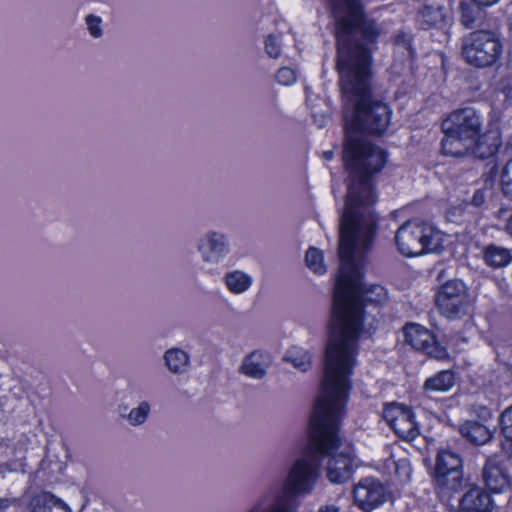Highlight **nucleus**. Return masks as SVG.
Masks as SVG:
<instances>
[{"instance_id": "nucleus-1", "label": "nucleus", "mask_w": 512, "mask_h": 512, "mask_svg": "<svg viewBox=\"0 0 512 512\" xmlns=\"http://www.w3.org/2000/svg\"><path fill=\"white\" fill-rule=\"evenodd\" d=\"M338 17L336 69L344 101L343 160L349 173L343 208H362L372 217L370 209L378 200L375 180L388 161V152L362 134L382 135L392 113L387 103L372 94L370 46L381 31L375 21L363 20L357 12L354 17L361 21L357 30L351 28L346 14L340 11Z\"/></svg>"}, {"instance_id": "nucleus-2", "label": "nucleus", "mask_w": 512, "mask_h": 512, "mask_svg": "<svg viewBox=\"0 0 512 512\" xmlns=\"http://www.w3.org/2000/svg\"><path fill=\"white\" fill-rule=\"evenodd\" d=\"M366 216L362 208H343L340 214L338 256L339 273L333 291L329 336L325 349L322 381L350 392L351 376L358 355V341L369 313L365 307L385 304V287L362 282L366 254L378 231L379 214L375 207Z\"/></svg>"}, {"instance_id": "nucleus-3", "label": "nucleus", "mask_w": 512, "mask_h": 512, "mask_svg": "<svg viewBox=\"0 0 512 512\" xmlns=\"http://www.w3.org/2000/svg\"><path fill=\"white\" fill-rule=\"evenodd\" d=\"M350 392L321 381L310 418L309 444L304 454L288 470L282 489L271 488L263 493L246 512H299L298 497L310 494L319 477L323 458L339 448L340 421Z\"/></svg>"}, {"instance_id": "nucleus-4", "label": "nucleus", "mask_w": 512, "mask_h": 512, "mask_svg": "<svg viewBox=\"0 0 512 512\" xmlns=\"http://www.w3.org/2000/svg\"><path fill=\"white\" fill-rule=\"evenodd\" d=\"M395 242L404 256H418L439 252L443 245V234L429 223L409 220L398 228Z\"/></svg>"}, {"instance_id": "nucleus-5", "label": "nucleus", "mask_w": 512, "mask_h": 512, "mask_svg": "<svg viewBox=\"0 0 512 512\" xmlns=\"http://www.w3.org/2000/svg\"><path fill=\"white\" fill-rule=\"evenodd\" d=\"M503 46L492 31L477 30L462 40V57L471 66L487 68L493 66L501 57Z\"/></svg>"}, {"instance_id": "nucleus-6", "label": "nucleus", "mask_w": 512, "mask_h": 512, "mask_svg": "<svg viewBox=\"0 0 512 512\" xmlns=\"http://www.w3.org/2000/svg\"><path fill=\"white\" fill-rule=\"evenodd\" d=\"M435 302L442 315L458 319L468 314L472 298L462 280L452 279L439 288Z\"/></svg>"}, {"instance_id": "nucleus-7", "label": "nucleus", "mask_w": 512, "mask_h": 512, "mask_svg": "<svg viewBox=\"0 0 512 512\" xmlns=\"http://www.w3.org/2000/svg\"><path fill=\"white\" fill-rule=\"evenodd\" d=\"M196 250L203 263L219 265L231 253L229 235L217 229H208L197 240Z\"/></svg>"}, {"instance_id": "nucleus-8", "label": "nucleus", "mask_w": 512, "mask_h": 512, "mask_svg": "<svg viewBox=\"0 0 512 512\" xmlns=\"http://www.w3.org/2000/svg\"><path fill=\"white\" fill-rule=\"evenodd\" d=\"M325 457H329L326 476L330 482L335 484L348 481L359 465L352 445L343 446L341 441L339 448L332 450L331 454Z\"/></svg>"}, {"instance_id": "nucleus-9", "label": "nucleus", "mask_w": 512, "mask_h": 512, "mask_svg": "<svg viewBox=\"0 0 512 512\" xmlns=\"http://www.w3.org/2000/svg\"><path fill=\"white\" fill-rule=\"evenodd\" d=\"M383 418L401 438L414 440L419 435V428L410 408L391 403L385 406Z\"/></svg>"}, {"instance_id": "nucleus-10", "label": "nucleus", "mask_w": 512, "mask_h": 512, "mask_svg": "<svg viewBox=\"0 0 512 512\" xmlns=\"http://www.w3.org/2000/svg\"><path fill=\"white\" fill-rule=\"evenodd\" d=\"M443 127L472 141L481 132L482 119L474 108L466 107L452 112L443 122Z\"/></svg>"}, {"instance_id": "nucleus-11", "label": "nucleus", "mask_w": 512, "mask_h": 512, "mask_svg": "<svg viewBox=\"0 0 512 512\" xmlns=\"http://www.w3.org/2000/svg\"><path fill=\"white\" fill-rule=\"evenodd\" d=\"M353 497L362 510L370 512L387 500L388 491L380 482L366 478L354 487Z\"/></svg>"}, {"instance_id": "nucleus-12", "label": "nucleus", "mask_w": 512, "mask_h": 512, "mask_svg": "<svg viewBox=\"0 0 512 512\" xmlns=\"http://www.w3.org/2000/svg\"><path fill=\"white\" fill-rule=\"evenodd\" d=\"M451 16L450 0H428L419 11L420 25L424 29L438 27Z\"/></svg>"}, {"instance_id": "nucleus-13", "label": "nucleus", "mask_w": 512, "mask_h": 512, "mask_svg": "<svg viewBox=\"0 0 512 512\" xmlns=\"http://www.w3.org/2000/svg\"><path fill=\"white\" fill-rule=\"evenodd\" d=\"M272 364V356L264 350H254L244 357L240 373L253 379H263Z\"/></svg>"}, {"instance_id": "nucleus-14", "label": "nucleus", "mask_w": 512, "mask_h": 512, "mask_svg": "<svg viewBox=\"0 0 512 512\" xmlns=\"http://www.w3.org/2000/svg\"><path fill=\"white\" fill-rule=\"evenodd\" d=\"M332 6V15L335 20V36L337 37L338 30H339V17L338 12H343L347 16V22L351 25L352 29H359L360 23L359 21H356V17H354V14H359V18L367 21H373L372 19L368 18L366 14L363 11V7L359 0H329Z\"/></svg>"}, {"instance_id": "nucleus-15", "label": "nucleus", "mask_w": 512, "mask_h": 512, "mask_svg": "<svg viewBox=\"0 0 512 512\" xmlns=\"http://www.w3.org/2000/svg\"><path fill=\"white\" fill-rule=\"evenodd\" d=\"M493 501L489 493L475 487L467 491L459 501V512H492Z\"/></svg>"}, {"instance_id": "nucleus-16", "label": "nucleus", "mask_w": 512, "mask_h": 512, "mask_svg": "<svg viewBox=\"0 0 512 512\" xmlns=\"http://www.w3.org/2000/svg\"><path fill=\"white\" fill-rule=\"evenodd\" d=\"M482 475L486 486L493 492H503L510 485L506 470L495 458L486 461Z\"/></svg>"}, {"instance_id": "nucleus-17", "label": "nucleus", "mask_w": 512, "mask_h": 512, "mask_svg": "<svg viewBox=\"0 0 512 512\" xmlns=\"http://www.w3.org/2000/svg\"><path fill=\"white\" fill-rule=\"evenodd\" d=\"M501 145L500 134L496 130H490L472 140L470 152L477 158L487 159L493 156Z\"/></svg>"}, {"instance_id": "nucleus-18", "label": "nucleus", "mask_w": 512, "mask_h": 512, "mask_svg": "<svg viewBox=\"0 0 512 512\" xmlns=\"http://www.w3.org/2000/svg\"><path fill=\"white\" fill-rule=\"evenodd\" d=\"M434 481L437 493L441 497H450L464 486L463 473L461 472L435 469Z\"/></svg>"}, {"instance_id": "nucleus-19", "label": "nucleus", "mask_w": 512, "mask_h": 512, "mask_svg": "<svg viewBox=\"0 0 512 512\" xmlns=\"http://www.w3.org/2000/svg\"><path fill=\"white\" fill-rule=\"evenodd\" d=\"M29 443L30 439L25 434H22L16 442L7 439L0 443V446L6 449L5 453L10 462L9 467L11 470H17L18 468L23 470V460L25 459V453Z\"/></svg>"}, {"instance_id": "nucleus-20", "label": "nucleus", "mask_w": 512, "mask_h": 512, "mask_svg": "<svg viewBox=\"0 0 512 512\" xmlns=\"http://www.w3.org/2000/svg\"><path fill=\"white\" fill-rule=\"evenodd\" d=\"M444 138L441 141L442 152L445 155L453 157H462L470 152L472 141L463 139L460 135H455L452 130L443 127Z\"/></svg>"}, {"instance_id": "nucleus-21", "label": "nucleus", "mask_w": 512, "mask_h": 512, "mask_svg": "<svg viewBox=\"0 0 512 512\" xmlns=\"http://www.w3.org/2000/svg\"><path fill=\"white\" fill-rule=\"evenodd\" d=\"M32 512H70L69 507L60 498L50 492H41L30 501Z\"/></svg>"}, {"instance_id": "nucleus-22", "label": "nucleus", "mask_w": 512, "mask_h": 512, "mask_svg": "<svg viewBox=\"0 0 512 512\" xmlns=\"http://www.w3.org/2000/svg\"><path fill=\"white\" fill-rule=\"evenodd\" d=\"M163 360L168 371L181 375L189 370L191 365L189 354L181 348H170L164 352Z\"/></svg>"}, {"instance_id": "nucleus-23", "label": "nucleus", "mask_w": 512, "mask_h": 512, "mask_svg": "<svg viewBox=\"0 0 512 512\" xmlns=\"http://www.w3.org/2000/svg\"><path fill=\"white\" fill-rule=\"evenodd\" d=\"M405 342L415 350L424 352L434 337L429 330L415 323L406 324L403 328Z\"/></svg>"}, {"instance_id": "nucleus-24", "label": "nucleus", "mask_w": 512, "mask_h": 512, "mask_svg": "<svg viewBox=\"0 0 512 512\" xmlns=\"http://www.w3.org/2000/svg\"><path fill=\"white\" fill-rule=\"evenodd\" d=\"M460 434L475 445H484L493 437L488 427L477 421H466L459 427Z\"/></svg>"}, {"instance_id": "nucleus-25", "label": "nucleus", "mask_w": 512, "mask_h": 512, "mask_svg": "<svg viewBox=\"0 0 512 512\" xmlns=\"http://www.w3.org/2000/svg\"><path fill=\"white\" fill-rule=\"evenodd\" d=\"M455 384V375L450 370H443L436 375L428 378L423 385V389L427 393L447 392Z\"/></svg>"}, {"instance_id": "nucleus-26", "label": "nucleus", "mask_w": 512, "mask_h": 512, "mask_svg": "<svg viewBox=\"0 0 512 512\" xmlns=\"http://www.w3.org/2000/svg\"><path fill=\"white\" fill-rule=\"evenodd\" d=\"M223 281L227 289L233 294H242L252 285V277L241 270L227 272Z\"/></svg>"}, {"instance_id": "nucleus-27", "label": "nucleus", "mask_w": 512, "mask_h": 512, "mask_svg": "<svg viewBox=\"0 0 512 512\" xmlns=\"http://www.w3.org/2000/svg\"><path fill=\"white\" fill-rule=\"evenodd\" d=\"M483 5H479L472 2L461 1L460 2V10H461V23L468 29H472L476 26H479L484 18V12L481 9Z\"/></svg>"}, {"instance_id": "nucleus-28", "label": "nucleus", "mask_w": 512, "mask_h": 512, "mask_svg": "<svg viewBox=\"0 0 512 512\" xmlns=\"http://www.w3.org/2000/svg\"><path fill=\"white\" fill-rule=\"evenodd\" d=\"M435 469L463 473L462 458L452 450H440L436 458Z\"/></svg>"}, {"instance_id": "nucleus-29", "label": "nucleus", "mask_w": 512, "mask_h": 512, "mask_svg": "<svg viewBox=\"0 0 512 512\" xmlns=\"http://www.w3.org/2000/svg\"><path fill=\"white\" fill-rule=\"evenodd\" d=\"M501 434L504 437L502 450L508 458H512V405L507 407L499 417Z\"/></svg>"}, {"instance_id": "nucleus-30", "label": "nucleus", "mask_w": 512, "mask_h": 512, "mask_svg": "<svg viewBox=\"0 0 512 512\" xmlns=\"http://www.w3.org/2000/svg\"><path fill=\"white\" fill-rule=\"evenodd\" d=\"M485 262L492 267H504L512 260L510 251L506 248L489 245L484 253Z\"/></svg>"}, {"instance_id": "nucleus-31", "label": "nucleus", "mask_w": 512, "mask_h": 512, "mask_svg": "<svg viewBox=\"0 0 512 512\" xmlns=\"http://www.w3.org/2000/svg\"><path fill=\"white\" fill-rule=\"evenodd\" d=\"M286 360L295 368L305 372L311 367L312 355L302 348L293 347L287 352Z\"/></svg>"}, {"instance_id": "nucleus-32", "label": "nucleus", "mask_w": 512, "mask_h": 512, "mask_svg": "<svg viewBox=\"0 0 512 512\" xmlns=\"http://www.w3.org/2000/svg\"><path fill=\"white\" fill-rule=\"evenodd\" d=\"M305 262L307 267L315 274L322 275L327 271V267L324 264L323 253L320 249L310 247L305 255Z\"/></svg>"}, {"instance_id": "nucleus-33", "label": "nucleus", "mask_w": 512, "mask_h": 512, "mask_svg": "<svg viewBox=\"0 0 512 512\" xmlns=\"http://www.w3.org/2000/svg\"><path fill=\"white\" fill-rule=\"evenodd\" d=\"M151 406L148 401H142L137 407L132 408L131 411L125 417L130 425L140 426L147 420Z\"/></svg>"}, {"instance_id": "nucleus-34", "label": "nucleus", "mask_w": 512, "mask_h": 512, "mask_svg": "<svg viewBox=\"0 0 512 512\" xmlns=\"http://www.w3.org/2000/svg\"><path fill=\"white\" fill-rule=\"evenodd\" d=\"M499 184L503 196L512 201V158L502 168Z\"/></svg>"}, {"instance_id": "nucleus-35", "label": "nucleus", "mask_w": 512, "mask_h": 512, "mask_svg": "<svg viewBox=\"0 0 512 512\" xmlns=\"http://www.w3.org/2000/svg\"><path fill=\"white\" fill-rule=\"evenodd\" d=\"M395 46L399 50H403V53L407 58H413L414 51L412 49V37L406 32H398L394 37Z\"/></svg>"}, {"instance_id": "nucleus-36", "label": "nucleus", "mask_w": 512, "mask_h": 512, "mask_svg": "<svg viewBox=\"0 0 512 512\" xmlns=\"http://www.w3.org/2000/svg\"><path fill=\"white\" fill-rule=\"evenodd\" d=\"M265 51L269 57L274 59L281 55V44L278 36L274 34L267 36L265 40Z\"/></svg>"}, {"instance_id": "nucleus-37", "label": "nucleus", "mask_w": 512, "mask_h": 512, "mask_svg": "<svg viewBox=\"0 0 512 512\" xmlns=\"http://www.w3.org/2000/svg\"><path fill=\"white\" fill-rule=\"evenodd\" d=\"M85 23L92 37L100 38L103 35V30L101 28L102 20L100 17L89 14L85 17Z\"/></svg>"}, {"instance_id": "nucleus-38", "label": "nucleus", "mask_w": 512, "mask_h": 512, "mask_svg": "<svg viewBox=\"0 0 512 512\" xmlns=\"http://www.w3.org/2000/svg\"><path fill=\"white\" fill-rule=\"evenodd\" d=\"M424 353L438 360H445L448 358V352L445 347L439 345L435 338H432V341L427 346V349L424 350Z\"/></svg>"}, {"instance_id": "nucleus-39", "label": "nucleus", "mask_w": 512, "mask_h": 512, "mask_svg": "<svg viewBox=\"0 0 512 512\" xmlns=\"http://www.w3.org/2000/svg\"><path fill=\"white\" fill-rule=\"evenodd\" d=\"M276 81L282 85H291L296 80L294 70L289 67H282L276 73Z\"/></svg>"}, {"instance_id": "nucleus-40", "label": "nucleus", "mask_w": 512, "mask_h": 512, "mask_svg": "<svg viewBox=\"0 0 512 512\" xmlns=\"http://www.w3.org/2000/svg\"><path fill=\"white\" fill-rule=\"evenodd\" d=\"M499 174L498 166L493 163H489L486 166V171L482 174V180L485 184V187H492L495 183V180Z\"/></svg>"}, {"instance_id": "nucleus-41", "label": "nucleus", "mask_w": 512, "mask_h": 512, "mask_svg": "<svg viewBox=\"0 0 512 512\" xmlns=\"http://www.w3.org/2000/svg\"><path fill=\"white\" fill-rule=\"evenodd\" d=\"M395 465V473L399 476H405L409 477L410 475V468L407 464L406 460H400L399 462H393Z\"/></svg>"}, {"instance_id": "nucleus-42", "label": "nucleus", "mask_w": 512, "mask_h": 512, "mask_svg": "<svg viewBox=\"0 0 512 512\" xmlns=\"http://www.w3.org/2000/svg\"><path fill=\"white\" fill-rule=\"evenodd\" d=\"M486 199L485 189H477L471 199V204L475 207H480Z\"/></svg>"}, {"instance_id": "nucleus-43", "label": "nucleus", "mask_w": 512, "mask_h": 512, "mask_svg": "<svg viewBox=\"0 0 512 512\" xmlns=\"http://www.w3.org/2000/svg\"><path fill=\"white\" fill-rule=\"evenodd\" d=\"M463 212H464V207L461 205L457 206V207H452L447 211V218L450 221H456L457 218L463 214Z\"/></svg>"}, {"instance_id": "nucleus-44", "label": "nucleus", "mask_w": 512, "mask_h": 512, "mask_svg": "<svg viewBox=\"0 0 512 512\" xmlns=\"http://www.w3.org/2000/svg\"><path fill=\"white\" fill-rule=\"evenodd\" d=\"M318 512H339V508L335 505H325Z\"/></svg>"}, {"instance_id": "nucleus-45", "label": "nucleus", "mask_w": 512, "mask_h": 512, "mask_svg": "<svg viewBox=\"0 0 512 512\" xmlns=\"http://www.w3.org/2000/svg\"><path fill=\"white\" fill-rule=\"evenodd\" d=\"M475 3L484 6H490L497 3L499 0H473Z\"/></svg>"}, {"instance_id": "nucleus-46", "label": "nucleus", "mask_w": 512, "mask_h": 512, "mask_svg": "<svg viewBox=\"0 0 512 512\" xmlns=\"http://www.w3.org/2000/svg\"><path fill=\"white\" fill-rule=\"evenodd\" d=\"M10 501L8 499H0V509H5L9 506Z\"/></svg>"}, {"instance_id": "nucleus-47", "label": "nucleus", "mask_w": 512, "mask_h": 512, "mask_svg": "<svg viewBox=\"0 0 512 512\" xmlns=\"http://www.w3.org/2000/svg\"><path fill=\"white\" fill-rule=\"evenodd\" d=\"M334 156V153L332 151H325L323 153V157L326 159V160H331Z\"/></svg>"}, {"instance_id": "nucleus-48", "label": "nucleus", "mask_w": 512, "mask_h": 512, "mask_svg": "<svg viewBox=\"0 0 512 512\" xmlns=\"http://www.w3.org/2000/svg\"><path fill=\"white\" fill-rule=\"evenodd\" d=\"M506 97L508 101L512 102V85L507 88Z\"/></svg>"}, {"instance_id": "nucleus-49", "label": "nucleus", "mask_w": 512, "mask_h": 512, "mask_svg": "<svg viewBox=\"0 0 512 512\" xmlns=\"http://www.w3.org/2000/svg\"><path fill=\"white\" fill-rule=\"evenodd\" d=\"M507 232L512 235V216L509 218L507 226H506Z\"/></svg>"}]
</instances>
